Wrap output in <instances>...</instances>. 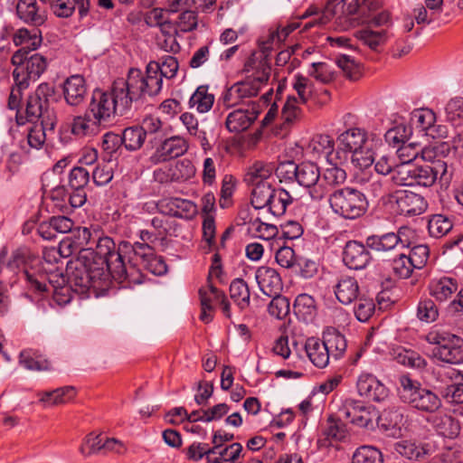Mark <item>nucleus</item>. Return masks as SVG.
Instances as JSON below:
<instances>
[{"label": "nucleus", "mask_w": 463, "mask_h": 463, "mask_svg": "<svg viewBox=\"0 0 463 463\" xmlns=\"http://www.w3.org/2000/svg\"><path fill=\"white\" fill-rule=\"evenodd\" d=\"M139 78L127 75L126 79H118L112 83L110 90L103 91L95 90L92 93L87 111L100 125L110 123L116 116H126L133 103L141 100V82Z\"/></svg>", "instance_id": "f257e3e1"}, {"label": "nucleus", "mask_w": 463, "mask_h": 463, "mask_svg": "<svg viewBox=\"0 0 463 463\" xmlns=\"http://www.w3.org/2000/svg\"><path fill=\"white\" fill-rule=\"evenodd\" d=\"M129 242H121L118 250H115V242L108 236L99 237L93 241H90V247L95 255V261L104 260V269L110 272L111 277L123 287H133L143 282L144 275L140 269L128 261L125 262L123 253L131 250Z\"/></svg>", "instance_id": "f03ea898"}, {"label": "nucleus", "mask_w": 463, "mask_h": 463, "mask_svg": "<svg viewBox=\"0 0 463 463\" xmlns=\"http://www.w3.org/2000/svg\"><path fill=\"white\" fill-rule=\"evenodd\" d=\"M68 282L73 287L75 293L98 296L99 291L109 286L110 272L104 269V260L95 261L91 250H84L75 260H70L66 268Z\"/></svg>", "instance_id": "7ed1b4c3"}, {"label": "nucleus", "mask_w": 463, "mask_h": 463, "mask_svg": "<svg viewBox=\"0 0 463 463\" xmlns=\"http://www.w3.org/2000/svg\"><path fill=\"white\" fill-rule=\"evenodd\" d=\"M345 130L340 133L336 141L351 152V163L359 170L370 167L376 156L375 147L381 144L376 134H369L364 128L356 127V117L346 113L343 117Z\"/></svg>", "instance_id": "20e7f679"}, {"label": "nucleus", "mask_w": 463, "mask_h": 463, "mask_svg": "<svg viewBox=\"0 0 463 463\" xmlns=\"http://www.w3.org/2000/svg\"><path fill=\"white\" fill-rule=\"evenodd\" d=\"M392 180L399 185L430 187L439 179L444 184L450 182L446 162H436L434 165H416L402 162L396 168Z\"/></svg>", "instance_id": "39448f33"}, {"label": "nucleus", "mask_w": 463, "mask_h": 463, "mask_svg": "<svg viewBox=\"0 0 463 463\" xmlns=\"http://www.w3.org/2000/svg\"><path fill=\"white\" fill-rule=\"evenodd\" d=\"M55 95V89L52 85L43 82L37 86L26 100L25 116L16 114L18 125H24L26 122H44L51 130L54 129L57 123L56 115L50 108V99Z\"/></svg>", "instance_id": "423d86ee"}, {"label": "nucleus", "mask_w": 463, "mask_h": 463, "mask_svg": "<svg viewBox=\"0 0 463 463\" xmlns=\"http://www.w3.org/2000/svg\"><path fill=\"white\" fill-rule=\"evenodd\" d=\"M178 61L172 55H165L161 58L160 61H150L146 72L137 68L129 69L128 74L129 77L135 75V78H139L141 82V96L144 98L146 95L150 97L157 95L162 90L163 77L173 79L175 77L178 71Z\"/></svg>", "instance_id": "0eeeda50"}, {"label": "nucleus", "mask_w": 463, "mask_h": 463, "mask_svg": "<svg viewBox=\"0 0 463 463\" xmlns=\"http://www.w3.org/2000/svg\"><path fill=\"white\" fill-rule=\"evenodd\" d=\"M401 398L411 408L424 413H435L442 406L441 398L430 389L422 387L407 375L400 378Z\"/></svg>", "instance_id": "6e6552de"}, {"label": "nucleus", "mask_w": 463, "mask_h": 463, "mask_svg": "<svg viewBox=\"0 0 463 463\" xmlns=\"http://www.w3.org/2000/svg\"><path fill=\"white\" fill-rule=\"evenodd\" d=\"M361 13L359 0L328 1L325 6L321 17L314 23H308L305 28H310L316 24H326L335 18V24L340 31H347L359 24V19L354 17Z\"/></svg>", "instance_id": "1a4fd4ad"}, {"label": "nucleus", "mask_w": 463, "mask_h": 463, "mask_svg": "<svg viewBox=\"0 0 463 463\" xmlns=\"http://www.w3.org/2000/svg\"><path fill=\"white\" fill-rule=\"evenodd\" d=\"M271 68L266 63L262 64V71L260 74L254 73L245 80L238 81L231 87L226 88L221 97L225 108L230 109L241 104L247 103V99L256 97L262 86L270 76Z\"/></svg>", "instance_id": "9d476101"}, {"label": "nucleus", "mask_w": 463, "mask_h": 463, "mask_svg": "<svg viewBox=\"0 0 463 463\" xmlns=\"http://www.w3.org/2000/svg\"><path fill=\"white\" fill-rule=\"evenodd\" d=\"M333 212L345 219H356L368 208V202L360 190L345 186L335 189L328 198Z\"/></svg>", "instance_id": "9b49d317"}, {"label": "nucleus", "mask_w": 463, "mask_h": 463, "mask_svg": "<svg viewBox=\"0 0 463 463\" xmlns=\"http://www.w3.org/2000/svg\"><path fill=\"white\" fill-rule=\"evenodd\" d=\"M426 341L434 345L433 356L441 362L459 364L463 363L462 339L444 331L432 330L425 336Z\"/></svg>", "instance_id": "f8f14e48"}, {"label": "nucleus", "mask_w": 463, "mask_h": 463, "mask_svg": "<svg viewBox=\"0 0 463 463\" xmlns=\"http://www.w3.org/2000/svg\"><path fill=\"white\" fill-rule=\"evenodd\" d=\"M30 52L25 49H19L11 57V63L14 66L13 78L25 81L30 85L31 81L37 80L46 71L48 62L46 58L40 53Z\"/></svg>", "instance_id": "ddd939ff"}, {"label": "nucleus", "mask_w": 463, "mask_h": 463, "mask_svg": "<svg viewBox=\"0 0 463 463\" xmlns=\"http://www.w3.org/2000/svg\"><path fill=\"white\" fill-rule=\"evenodd\" d=\"M338 414L345 420L366 429H373L377 419V411L373 406L354 399H345L338 408Z\"/></svg>", "instance_id": "4468645a"}, {"label": "nucleus", "mask_w": 463, "mask_h": 463, "mask_svg": "<svg viewBox=\"0 0 463 463\" xmlns=\"http://www.w3.org/2000/svg\"><path fill=\"white\" fill-rule=\"evenodd\" d=\"M412 131L430 137L431 138H444L448 136V128L441 124H436V114L428 108L416 109L411 113L410 118Z\"/></svg>", "instance_id": "2eb2a0df"}, {"label": "nucleus", "mask_w": 463, "mask_h": 463, "mask_svg": "<svg viewBox=\"0 0 463 463\" xmlns=\"http://www.w3.org/2000/svg\"><path fill=\"white\" fill-rule=\"evenodd\" d=\"M131 250L134 253V257L128 260V261H131L136 268L139 264L146 270L156 276H162L166 273L167 265L164 259L155 254L148 242L136 241L131 246Z\"/></svg>", "instance_id": "dca6fc26"}, {"label": "nucleus", "mask_w": 463, "mask_h": 463, "mask_svg": "<svg viewBox=\"0 0 463 463\" xmlns=\"http://www.w3.org/2000/svg\"><path fill=\"white\" fill-rule=\"evenodd\" d=\"M43 272L39 271L37 273L32 268L22 271V276L28 283L30 289L40 293L47 292L51 288L53 289L55 286L65 283V277L57 268L49 271L45 267H43Z\"/></svg>", "instance_id": "f3484780"}, {"label": "nucleus", "mask_w": 463, "mask_h": 463, "mask_svg": "<svg viewBox=\"0 0 463 463\" xmlns=\"http://www.w3.org/2000/svg\"><path fill=\"white\" fill-rule=\"evenodd\" d=\"M383 199L384 202L395 203L397 212L403 215H419L427 207V203L421 195L407 190L395 191L387 194L386 198L383 196Z\"/></svg>", "instance_id": "a211bd4d"}, {"label": "nucleus", "mask_w": 463, "mask_h": 463, "mask_svg": "<svg viewBox=\"0 0 463 463\" xmlns=\"http://www.w3.org/2000/svg\"><path fill=\"white\" fill-rule=\"evenodd\" d=\"M320 176L319 167L315 163L303 162L298 166L296 181L308 189L310 197L315 201L322 200L326 194V190L318 184Z\"/></svg>", "instance_id": "6ab92c4d"}, {"label": "nucleus", "mask_w": 463, "mask_h": 463, "mask_svg": "<svg viewBox=\"0 0 463 463\" xmlns=\"http://www.w3.org/2000/svg\"><path fill=\"white\" fill-rule=\"evenodd\" d=\"M358 394L373 402H380L389 396L388 388L373 374L362 373L356 381Z\"/></svg>", "instance_id": "aec40b11"}, {"label": "nucleus", "mask_w": 463, "mask_h": 463, "mask_svg": "<svg viewBox=\"0 0 463 463\" xmlns=\"http://www.w3.org/2000/svg\"><path fill=\"white\" fill-rule=\"evenodd\" d=\"M186 139L181 136H173L165 139L156 149L149 160L153 165L165 162L171 158L183 156L188 150Z\"/></svg>", "instance_id": "412c9836"}, {"label": "nucleus", "mask_w": 463, "mask_h": 463, "mask_svg": "<svg viewBox=\"0 0 463 463\" xmlns=\"http://www.w3.org/2000/svg\"><path fill=\"white\" fill-rule=\"evenodd\" d=\"M195 167L191 160L184 158L177 160L174 165L168 166L165 170L158 169L155 171L156 179L160 183L185 182L195 175Z\"/></svg>", "instance_id": "4be33fe9"}, {"label": "nucleus", "mask_w": 463, "mask_h": 463, "mask_svg": "<svg viewBox=\"0 0 463 463\" xmlns=\"http://www.w3.org/2000/svg\"><path fill=\"white\" fill-rule=\"evenodd\" d=\"M259 105L250 103L248 109H238L230 112L226 118L225 125L230 132L239 133L248 129L258 118Z\"/></svg>", "instance_id": "5701e85b"}, {"label": "nucleus", "mask_w": 463, "mask_h": 463, "mask_svg": "<svg viewBox=\"0 0 463 463\" xmlns=\"http://www.w3.org/2000/svg\"><path fill=\"white\" fill-rule=\"evenodd\" d=\"M302 233H299L298 235L290 236L289 233H281L280 236L279 233H273L272 236L264 237L260 236V239L266 240L268 241H271L270 242V248L271 250H276V261L277 263L281 266L282 268L289 269L292 268L295 265V252L292 247L290 246H285L279 244V241L283 239H288V240H297L300 238V235Z\"/></svg>", "instance_id": "b1692460"}, {"label": "nucleus", "mask_w": 463, "mask_h": 463, "mask_svg": "<svg viewBox=\"0 0 463 463\" xmlns=\"http://www.w3.org/2000/svg\"><path fill=\"white\" fill-rule=\"evenodd\" d=\"M381 430L389 436L400 437L402 428L406 422L404 410L402 408H389L383 411L381 415L377 413L376 420Z\"/></svg>", "instance_id": "393cba45"}, {"label": "nucleus", "mask_w": 463, "mask_h": 463, "mask_svg": "<svg viewBox=\"0 0 463 463\" xmlns=\"http://www.w3.org/2000/svg\"><path fill=\"white\" fill-rule=\"evenodd\" d=\"M255 279L260 291L268 297L281 293L283 283L279 272L270 267H259L255 272Z\"/></svg>", "instance_id": "a878e982"}, {"label": "nucleus", "mask_w": 463, "mask_h": 463, "mask_svg": "<svg viewBox=\"0 0 463 463\" xmlns=\"http://www.w3.org/2000/svg\"><path fill=\"white\" fill-rule=\"evenodd\" d=\"M62 94L69 106L81 105L87 94V85L83 76L75 74L67 78L62 84Z\"/></svg>", "instance_id": "bb28decb"}, {"label": "nucleus", "mask_w": 463, "mask_h": 463, "mask_svg": "<svg viewBox=\"0 0 463 463\" xmlns=\"http://www.w3.org/2000/svg\"><path fill=\"white\" fill-rule=\"evenodd\" d=\"M49 4L52 13L61 18L71 17L76 9L82 18L89 14L90 0H40Z\"/></svg>", "instance_id": "cd10ccee"}, {"label": "nucleus", "mask_w": 463, "mask_h": 463, "mask_svg": "<svg viewBox=\"0 0 463 463\" xmlns=\"http://www.w3.org/2000/svg\"><path fill=\"white\" fill-rule=\"evenodd\" d=\"M371 256L364 244L348 241L343 253V261L351 269H363L370 262Z\"/></svg>", "instance_id": "c85d7f7f"}, {"label": "nucleus", "mask_w": 463, "mask_h": 463, "mask_svg": "<svg viewBox=\"0 0 463 463\" xmlns=\"http://www.w3.org/2000/svg\"><path fill=\"white\" fill-rule=\"evenodd\" d=\"M16 14L29 25L40 26L46 21V14L40 8L36 0H18Z\"/></svg>", "instance_id": "c756f323"}, {"label": "nucleus", "mask_w": 463, "mask_h": 463, "mask_svg": "<svg viewBox=\"0 0 463 463\" xmlns=\"http://www.w3.org/2000/svg\"><path fill=\"white\" fill-rule=\"evenodd\" d=\"M427 420L436 432L444 438L454 439L460 432L458 420L449 414H434L429 417Z\"/></svg>", "instance_id": "7c9ffc66"}, {"label": "nucleus", "mask_w": 463, "mask_h": 463, "mask_svg": "<svg viewBox=\"0 0 463 463\" xmlns=\"http://www.w3.org/2000/svg\"><path fill=\"white\" fill-rule=\"evenodd\" d=\"M344 418H340L338 411L336 415H329L326 422L322 425L320 442H328L343 440L347 433Z\"/></svg>", "instance_id": "2f4dec72"}, {"label": "nucleus", "mask_w": 463, "mask_h": 463, "mask_svg": "<svg viewBox=\"0 0 463 463\" xmlns=\"http://www.w3.org/2000/svg\"><path fill=\"white\" fill-rule=\"evenodd\" d=\"M335 295L343 305L352 304L361 295L357 280L351 276H341L335 286Z\"/></svg>", "instance_id": "473e14b6"}, {"label": "nucleus", "mask_w": 463, "mask_h": 463, "mask_svg": "<svg viewBox=\"0 0 463 463\" xmlns=\"http://www.w3.org/2000/svg\"><path fill=\"white\" fill-rule=\"evenodd\" d=\"M366 244L372 250L383 251L391 250L396 247L403 249L410 246V243H405L399 237V233L373 234L367 237Z\"/></svg>", "instance_id": "72a5a7b5"}, {"label": "nucleus", "mask_w": 463, "mask_h": 463, "mask_svg": "<svg viewBox=\"0 0 463 463\" xmlns=\"http://www.w3.org/2000/svg\"><path fill=\"white\" fill-rule=\"evenodd\" d=\"M305 351L310 362L317 368H325L329 364L330 355L323 341L318 338H307Z\"/></svg>", "instance_id": "f704fd0d"}, {"label": "nucleus", "mask_w": 463, "mask_h": 463, "mask_svg": "<svg viewBox=\"0 0 463 463\" xmlns=\"http://www.w3.org/2000/svg\"><path fill=\"white\" fill-rule=\"evenodd\" d=\"M19 364L29 371H50L51 362L38 350L25 349L19 354Z\"/></svg>", "instance_id": "c9c22d12"}, {"label": "nucleus", "mask_w": 463, "mask_h": 463, "mask_svg": "<svg viewBox=\"0 0 463 463\" xmlns=\"http://www.w3.org/2000/svg\"><path fill=\"white\" fill-rule=\"evenodd\" d=\"M158 206L161 209L168 207L170 214L186 219L193 217L197 212V206L194 203L182 198L162 200Z\"/></svg>", "instance_id": "e433bc0d"}, {"label": "nucleus", "mask_w": 463, "mask_h": 463, "mask_svg": "<svg viewBox=\"0 0 463 463\" xmlns=\"http://www.w3.org/2000/svg\"><path fill=\"white\" fill-rule=\"evenodd\" d=\"M215 97L209 92L208 85H200L189 99V108L195 109L199 113H206L214 104Z\"/></svg>", "instance_id": "4c0bfd02"}, {"label": "nucleus", "mask_w": 463, "mask_h": 463, "mask_svg": "<svg viewBox=\"0 0 463 463\" xmlns=\"http://www.w3.org/2000/svg\"><path fill=\"white\" fill-rule=\"evenodd\" d=\"M42 35L39 30L30 31L27 28L18 29L13 35V43L15 46H22L29 52L38 49L42 44Z\"/></svg>", "instance_id": "58836bf2"}, {"label": "nucleus", "mask_w": 463, "mask_h": 463, "mask_svg": "<svg viewBox=\"0 0 463 463\" xmlns=\"http://www.w3.org/2000/svg\"><path fill=\"white\" fill-rule=\"evenodd\" d=\"M323 343L330 357L338 360L345 353L347 343L345 337L336 330L327 331L323 335Z\"/></svg>", "instance_id": "ea45409f"}, {"label": "nucleus", "mask_w": 463, "mask_h": 463, "mask_svg": "<svg viewBox=\"0 0 463 463\" xmlns=\"http://www.w3.org/2000/svg\"><path fill=\"white\" fill-rule=\"evenodd\" d=\"M457 289L458 285L456 280L448 277L433 279L429 284L430 296L439 301L446 300Z\"/></svg>", "instance_id": "a19ab883"}, {"label": "nucleus", "mask_w": 463, "mask_h": 463, "mask_svg": "<svg viewBox=\"0 0 463 463\" xmlns=\"http://www.w3.org/2000/svg\"><path fill=\"white\" fill-rule=\"evenodd\" d=\"M100 124L95 122L92 116L86 111L84 116H76L73 118L71 131L78 137L93 136L98 132V127Z\"/></svg>", "instance_id": "79ce46f5"}, {"label": "nucleus", "mask_w": 463, "mask_h": 463, "mask_svg": "<svg viewBox=\"0 0 463 463\" xmlns=\"http://www.w3.org/2000/svg\"><path fill=\"white\" fill-rule=\"evenodd\" d=\"M293 202V197L283 188L274 187L271 198L266 206L268 211L275 215L280 216L285 213L288 206Z\"/></svg>", "instance_id": "37998d69"}, {"label": "nucleus", "mask_w": 463, "mask_h": 463, "mask_svg": "<svg viewBox=\"0 0 463 463\" xmlns=\"http://www.w3.org/2000/svg\"><path fill=\"white\" fill-rule=\"evenodd\" d=\"M76 395L75 388L72 386H64L53 391L42 393L40 402L46 406L59 405L66 403L72 400Z\"/></svg>", "instance_id": "c03bdc74"}, {"label": "nucleus", "mask_w": 463, "mask_h": 463, "mask_svg": "<svg viewBox=\"0 0 463 463\" xmlns=\"http://www.w3.org/2000/svg\"><path fill=\"white\" fill-rule=\"evenodd\" d=\"M274 169L273 164L255 162L248 168L244 180L250 184L256 185L260 182H266L271 176Z\"/></svg>", "instance_id": "a18cd8bd"}, {"label": "nucleus", "mask_w": 463, "mask_h": 463, "mask_svg": "<svg viewBox=\"0 0 463 463\" xmlns=\"http://www.w3.org/2000/svg\"><path fill=\"white\" fill-rule=\"evenodd\" d=\"M230 297L241 310L250 306V293L248 284L242 279H235L230 285Z\"/></svg>", "instance_id": "49530a36"}, {"label": "nucleus", "mask_w": 463, "mask_h": 463, "mask_svg": "<svg viewBox=\"0 0 463 463\" xmlns=\"http://www.w3.org/2000/svg\"><path fill=\"white\" fill-rule=\"evenodd\" d=\"M354 36L373 51H376L379 46L384 44L388 39L387 31L385 29L373 31L365 28L356 31Z\"/></svg>", "instance_id": "de8ad7c7"}, {"label": "nucleus", "mask_w": 463, "mask_h": 463, "mask_svg": "<svg viewBox=\"0 0 463 463\" xmlns=\"http://www.w3.org/2000/svg\"><path fill=\"white\" fill-rule=\"evenodd\" d=\"M412 135V128L405 123H399L388 129L384 135L385 141L392 146L404 145Z\"/></svg>", "instance_id": "09e8293b"}, {"label": "nucleus", "mask_w": 463, "mask_h": 463, "mask_svg": "<svg viewBox=\"0 0 463 463\" xmlns=\"http://www.w3.org/2000/svg\"><path fill=\"white\" fill-rule=\"evenodd\" d=\"M352 463H383V456L377 448L364 445L355 449Z\"/></svg>", "instance_id": "8fccbe9b"}, {"label": "nucleus", "mask_w": 463, "mask_h": 463, "mask_svg": "<svg viewBox=\"0 0 463 463\" xmlns=\"http://www.w3.org/2000/svg\"><path fill=\"white\" fill-rule=\"evenodd\" d=\"M253 186L250 198L251 204L256 209L266 208L274 187L268 182H260Z\"/></svg>", "instance_id": "3c124183"}, {"label": "nucleus", "mask_w": 463, "mask_h": 463, "mask_svg": "<svg viewBox=\"0 0 463 463\" xmlns=\"http://www.w3.org/2000/svg\"><path fill=\"white\" fill-rule=\"evenodd\" d=\"M146 137L140 126L127 128L122 134L123 145L126 149L129 151H136L139 149L143 146Z\"/></svg>", "instance_id": "603ef678"}, {"label": "nucleus", "mask_w": 463, "mask_h": 463, "mask_svg": "<svg viewBox=\"0 0 463 463\" xmlns=\"http://www.w3.org/2000/svg\"><path fill=\"white\" fill-rule=\"evenodd\" d=\"M320 178L321 183L319 184H322L323 188H335L345 182L347 175L345 170H344L342 167L330 165L324 170Z\"/></svg>", "instance_id": "864d4df0"}, {"label": "nucleus", "mask_w": 463, "mask_h": 463, "mask_svg": "<svg viewBox=\"0 0 463 463\" xmlns=\"http://www.w3.org/2000/svg\"><path fill=\"white\" fill-rule=\"evenodd\" d=\"M105 436L101 434H88L80 447V452L83 456H90L97 453H104Z\"/></svg>", "instance_id": "5fc2aeb1"}, {"label": "nucleus", "mask_w": 463, "mask_h": 463, "mask_svg": "<svg viewBox=\"0 0 463 463\" xmlns=\"http://www.w3.org/2000/svg\"><path fill=\"white\" fill-rule=\"evenodd\" d=\"M270 298H272V299L268 306L269 314L277 319L285 318L289 314L290 310L289 299L280 293L271 296Z\"/></svg>", "instance_id": "6e6d98bb"}, {"label": "nucleus", "mask_w": 463, "mask_h": 463, "mask_svg": "<svg viewBox=\"0 0 463 463\" xmlns=\"http://www.w3.org/2000/svg\"><path fill=\"white\" fill-rule=\"evenodd\" d=\"M391 267L393 275L397 279H408L413 269H416L413 261L403 253H401L398 258L392 260Z\"/></svg>", "instance_id": "4d7b16f0"}, {"label": "nucleus", "mask_w": 463, "mask_h": 463, "mask_svg": "<svg viewBox=\"0 0 463 463\" xmlns=\"http://www.w3.org/2000/svg\"><path fill=\"white\" fill-rule=\"evenodd\" d=\"M417 317L424 323H432L439 317V307L430 298L421 299L417 307Z\"/></svg>", "instance_id": "13d9d810"}, {"label": "nucleus", "mask_w": 463, "mask_h": 463, "mask_svg": "<svg viewBox=\"0 0 463 463\" xmlns=\"http://www.w3.org/2000/svg\"><path fill=\"white\" fill-rule=\"evenodd\" d=\"M33 125L29 128L27 134L28 145L35 149H40L46 140V130H51L44 122H33Z\"/></svg>", "instance_id": "bf43d9fd"}, {"label": "nucleus", "mask_w": 463, "mask_h": 463, "mask_svg": "<svg viewBox=\"0 0 463 463\" xmlns=\"http://www.w3.org/2000/svg\"><path fill=\"white\" fill-rule=\"evenodd\" d=\"M295 313L304 319L312 317L316 311V301L308 294H299L294 302Z\"/></svg>", "instance_id": "052dcab7"}, {"label": "nucleus", "mask_w": 463, "mask_h": 463, "mask_svg": "<svg viewBox=\"0 0 463 463\" xmlns=\"http://www.w3.org/2000/svg\"><path fill=\"white\" fill-rule=\"evenodd\" d=\"M332 146H335V140L326 134H318L313 137L309 143V148L315 156H327L332 151Z\"/></svg>", "instance_id": "680f3d73"}, {"label": "nucleus", "mask_w": 463, "mask_h": 463, "mask_svg": "<svg viewBox=\"0 0 463 463\" xmlns=\"http://www.w3.org/2000/svg\"><path fill=\"white\" fill-rule=\"evenodd\" d=\"M394 450L399 455L408 458L419 460L423 458L426 454V450L408 440H402L396 442L394 445Z\"/></svg>", "instance_id": "e2e57ef3"}, {"label": "nucleus", "mask_w": 463, "mask_h": 463, "mask_svg": "<svg viewBox=\"0 0 463 463\" xmlns=\"http://www.w3.org/2000/svg\"><path fill=\"white\" fill-rule=\"evenodd\" d=\"M199 296L201 306L204 309L213 310V305H217L225 295L210 283L207 288H200Z\"/></svg>", "instance_id": "0e129e2a"}, {"label": "nucleus", "mask_w": 463, "mask_h": 463, "mask_svg": "<svg viewBox=\"0 0 463 463\" xmlns=\"http://www.w3.org/2000/svg\"><path fill=\"white\" fill-rule=\"evenodd\" d=\"M335 62L351 80H357L361 77L360 66L351 56L341 54L335 58Z\"/></svg>", "instance_id": "69168bd1"}, {"label": "nucleus", "mask_w": 463, "mask_h": 463, "mask_svg": "<svg viewBox=\"0 0 463 463\" xmlns=\"http://www.w3.org/2000/svg\"><path fill=\"white\" fill-rule=\"evenodd\" d=\"M293 88L297 91L301 103H307L314 93V83L307 77L297 74L294 77Z\"/></svg>", "instance_id": "338daca9"}, {"label": "nucleus", "mask_w": 463, "mask_h": 463, "mask_svg": "<svg viewBox=\"0 0 463 463\" xmlns=\"http://www.w3.org/2000/svg\"><path fill=\"white\" fill-rule=\"evenodd\" d=\"M440 396L451 405L463 404V383H452L443 387Z\"/></svg>", "instance_id": "774afa93"}]
</instances>
